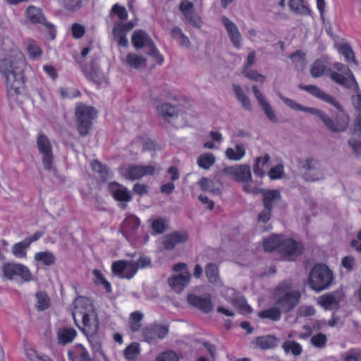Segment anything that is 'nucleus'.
Instances as JSON below:
<instances>
[{
  "label": "nucleus",
  "mask_w": 361,
  "mask_h": 361,
  "mask_svg": "<svg viewBox=\"0 0 361 361\" xmlns=\"http://www.w3.org/2000/svg\"><path fill=\"white\" fill-rule=\"evenodd\" d=\"M22 53L8 38L0 37V73L10 95L20 94L24 90Z\"/></svg>",
  "instance_id": "obj_1"
},
{
  "label": "nucleus",
  "mask_w": 361,
  "mask_h": 361,
  "mask_svg": "<svg viewBox=\"0 0 361 361\" xmlns=\"http://www.w3.org/2000/svg\"><path fill=\"white\" fill-rule=\"evenodd\" d=\"M310 72L313 78L322 77L325 73L334 82L350 90L358 92L359 85L350 69L345 65L336 62L332 68H326V61L319 59L310 66Z\"/></svg>",
  "instance_id": "obj_2"
},
{
  "label": "nucleus",
  "mask_w": 361,
  "mask_h": 361,
  "mask_svg": "<svg viewBox=\"0 0 361 361\" xmlns=\"http://www.w3.org/2000/svg\"><path fill=\"white\" fill-rule=\"evenodd\" d=\"M73 317L77 324V317H81L83 324L82 331L86 336L97 333L99 322L91 301L85 297H78L74 301Z\"/></svg>",
  "instance_id": "obj_3"
},
{
  "label": "nucleus",
  "mask_w": 361,
  "mask_h": 361,
  "mask_svg": "<svg viewBox=\"0 0 361 361\" xmlns=\"http://www.w3.org/2000/svg\"><path fill=\"white\" fill-rule=\"evenodd\" d=\"M264 249L267 252H271L275 249L288 260H293L302 253V246L300 243L291 239L282 240L279 235H272L264 241Z\"/></svg>",
  "instance_id": "obj_4"
},
{
  "label": "nucleus",
  "mask_w": 361,
  "mask_h": 361,
  "mask_svg": "<svg viewBox=\"0 0 361 361\" xmlns=\"http://www.w3.org/2000/svg\"><path fill=\"white\" fill-rule=\"evenodd\" d=\"M333 279L331 270L324 264H317L309 274L308 285L312 290L319 292L328 288Z\"/></svg>",
  "instance_id": "obj_5"
},
{
  "label": "nucleus",
  "mask_w": 361,
  "mask_h": 361,
  "mask_svg": "<svg viewBox=\"0 0 361 361\" xmlns=\"http://www.w3.org/2000/svg\"><path fill=\"white\" fill-rule=\"evenodd\" d=\"M36 145L38 152L42 157L44 169L55 173L56 170L54 164V156L50 140L45 134L40 133L37 136Z\"/></svg>",
  "instance_id": "obj_6"
},
{
  "label": "nucleus",
  "mask_w": 361,
  "mask_h": 361,
  "mask_svg": "<svg viewBox=\"0 0 361 361\" xmlns=\"http://www.w3.org/2000/svg\"><path fill=\"white\" fill-rule=\"evenodd\" d=\"M1 269L4 278L9 281L20 279L22 282L28 283L35 279L29 268L20 263H5L3 264Z\"/></svg>",
  "instance_id": "obj_7"
},
{
  "label": "nucleus",
  "mask_w": 361,
  "mask_h": 361,
  "mask_svg": "<svg viewBox=\"0 0 361 361\" xmlns=\"http://www.w3.org/2000/svg\"><path fill=\"white\" fill-rule=\"evenodd\" d=\"M97 111L93 107L79 104L75 108V116L78 129L82 136L86 135L92 126V121L97 117Z\"/></svg>",
  "instance_id": "obj_8"
},
{
  "label": "nucleus",
  "mask_w": 361,
  "mask_h": 361,
  "mask_svg": "<svg viewBox=\"0 0 361 361\" xmlns=\"http://www.w3.org/2000/svg\"><path fill=\"white\" fill-rule=\"evenodd\" d=\"M276 305L282 312L293 310L299 302L300 294L298 291L284 290L282 286L276 290Z\"/></svg>",
  "instance_id": "obj_9"
},
{
  "label": "nucleus",
  "mask_w": 361,
  "mask_h": 361,
  "mask_svg": "<svg viewBox=\"0 0 361 361\" xmlns=\"http://www.w3.org/2000/svg\"><path fill=\"white\" fill-rule=\"evenodd\" d=\"M132 44L136 49L145 47L148 49V54L154 56L159 63L163 61V59L160 56L159 51L156 48L154 42L142 30H135L132 35Z\"/></svg>",
  "instance_id": "obj_10"
},
{
  "label": "nucleus",
  "mask_w": 361,
  "mask_h": 361,
  "mask_svg": "<svg viewBox=\"0 0 361 361\" xmlns=\"http://www.w3.org/2000/svg\"><path fill=\"white\" fill-rule=\"evenodd\" d=\"M336 109L338 112L336 114H332L333 118H331L327 115L328 122L323 121V123L326 128L331 132H344L348 127L350 117L345 112L341 105L340 108H336Z\"/></svg>",
  "instance_id": "obj_11"
},
{
  "label": "nucleus",
  "mask_w": 361,
  "mask_h": 361,
  "mask_svg": "<svg viewBox=\"0 0 361 361\" xmlns=\"http://www.w3.org/2000/svg\"><path fill=\"white\" fill-rule=\"evenodd\" d=\"M155 167L151 165H129L121 169V173L126 179L134 180L145 176H152L154 173Z\"/></svg>",
  "instance_id": "obj_12"
},
{
  "label": "nucleus",
  "mask_w": 361,
  "mask_h": 361,
  "mask_svg": "<svg viewBox=\"0 0 361 361\" xmlns=\"http://www.w3.org/2000/svg\"><path fill=\"white\" fill-rule=\"evenodd\" d=\"M222 296L241 313L246 314L251 312V307L247 304L245 298L233 288H225L221 292Z\"/></svg>",
  "instance_id": "obj_13"
},
{
  "label": "nucleus",
  "mask_w": 361,
  "mask_h": 361,
  "mask_svg": "<svg viewBox=\"0 0 361 361\" xmlns=\"http://www.w3.org/2000/svg\"><path fill=\"white\" fill-rule=\"evenodd\" d=\"M111 270L119 278L130 279L137 271V267L131 260H118L112 264Z\"/></svg>",
  "instance_id": "obj_14"
},
{
  "label": "nucleus",
  "mask_w": 361,
  "mask_h": 361,
  "mask_svg": "<svg viewBox=\"0 0 361 361\" xmlns=\"http://www.w3.org/2000/svg\"><path fill=\"white\" fill-rule=\"evenodd\" d=\"M179 10L190 25L196 28H200L202 26V18L195 11L192 2L188 0L181 1L179 5Z\"/></svg>",
  "instance_id": "obj_15"
},
{
  "label": "nucleus",
  "mask_w": 361,
  "mask_h": 361,
  "mask_svg": "<svg viewBox=\"0 0 361 361\" xmlns=\"http://www.w3.org/2000/svg\"><path fill=\"white\" fill-rule=\"evenodd\" d=\"M304 170L303 177L308 181H317L323 178V173L318 166L316 160L308 158L301 164Z\"/></svg>",
  "instance_id": "obj_16"
},
{
  "label": "nucleus",
  "mask_w": 361,
  "mask_h": 361,
  "mask_svg": "<svg viewBox=\"0 0 361 361\" xmlns=\"http://www.w3.org/2000/svg\"><path fill=\"white\" fill-rule=\"evenodd\" d=\"M169 333V328L165 325L153 324L142 330V337L147 343H154L158 339H162Z\"/></svg>",
  "instance_id": "obj_17"
},
{
  "label": "nucleus",
  "mask_w": 361,
  "mask_h": 361,
  "mask_svg": "<svg viewBox=\"0 0 361 361\" xmlns=\"http://www.w3.org/2000/svg\"><path fill=\"white\" fill-rule=\"evenodd\" d=\"M223 171L225 175L238 182H245L251 179L250 169L247 165L227 166Z\"/></svg>",
  "instance_id": "obj_18"
},
{
  "label": "nucleus",
  "mask_w": 361,
  "mask_h": 361,
  "mask_svg": "<svg viewBox=\"0 0 361 361\" xmlns=\"http://www.w3.org/2000/svg\"><path fill=\"white\" fill-rule=\"evenodd\" d=\"M221 22L224 26L233 47L240 49L242 46V36L237 25L226 16L221 18Z\"/></svg>",
  "instance_id": "obj_19"
},
{
  "label": "nucleus",
  "mask_w": 361,
  "mask_h": 361,
  "mask_svg": "<svg viewBox=\"0 0 361 361\" xmlns=\"http://www.w3.org/2000/svg\"><path fill=\"white\" fill-rule=\"evenodd\" d=\"M133 27L134 24L131 22L116 23L114 25L113 28V37L120 47H128V40L126 37V35Z\"/></svg>",
  "instance_id": "obj_20"
},
{
  "label": "nucleus",
  "mask_w": 361,
  "mask_h": 361,
  "mask_svg": "<svg viewBox=\"0 0 361 361\" xmlns=\"http://www.w3.org/2000/svg\"><path fill=\"white\" fill-rule=\"evenodd\" d=\"M252 90L257 101L260 105L267 118L273 123L278 122V118L274 109H272L269 102L266 99L262 92L259 90L257 86L253 85Z\"/></svg>",
  "instance_id": "obj_21"
},
{
  "label": "nucleus",
  "mask_w": 361,
  "mask_h": 361,
  "mask_svg": "<svg viewBox=\"0 0 361 361\" xmlns=\"http://www.w3.org/2000/svg\"><path fill=\"white\" fill-rule=\"evenodd\" d=\"M343 298L342 291H334L320 296L318 298V304L325 310H332L338 307Z\"/></svg>",
  "instance_id": "obj_22"
},
{
  "label": "nucleus",
  "mask_w": 361,
  "mask_h": 361,
  "mask_svg": "<svg viewBox=\"0 0 361 361\" xmlns=\"http://www.w3.org/2000/svg\"><path fill=\"white\" fill-rule=\"evenodd\" d=\"M188 240V235L185 231H175L162 238L163 245L166 250H173L176 245L184 243Z\"/></svg>",
  "instance_id": "obj_23"
},
{
  "label": "nucleus",
  "mask_w": 361,
  "mask_h": 361,
  "mask_svg": "<svg viewBox=\"0 0 361 361\" xmlns=\"http://www.w3.org/2000/svg\"><path fill=\"white\" fill-rule=\"evenodd\" d=\"M300 88L307 91L312 95L333 105L335 108H340L341 104L339 102L332 96L325 93L320 88L315 85H305L300 86Z\"/></svg>",
  "instance_id": "obj_24"
},
{
  "label": "nucleus",
  "mask_w": 361,
  "mask_h": 361,
  "mask_svg": "<svg viewBox=\"0 0 361 361\" xmlns=\"http://www.w3.org/2000/svg\"><path fill=\"white\" fill-rule=\"evenodd\" d=\"M140 224V221L137 216L129 215L123 220L121 226V232L126 238H129L135 233Z\"/></svg>",
  "instance_id": "obj_25"
},
{
  "label": "nucleus",
  "mask_w": 361,
  "mask_h": 361,
  "mask_svg": "<svg viewBox=\"0 0 361 361\" xmlns=\"http://www.w3.org/2000/svg\"><path fill=\"white\" fill-rule=\"evenodd\" d=\"M188 301L191 305L197 307L205 313L211 312L213 308L211 296L209 295L204 297L189 295Z\"/></svg>",
  "instance_id": "obj_26"
},
{
  "label": "nucleus",
  "mask_w": 361,
  "mask_h": 361,
  "mask_svg": "<svg viewBox=\"0 0 361 361\" xmlns=\"http://www.w3.org/2000/svg\"><path fill=\"white\" fill-rule=\"evenodd\" d=\"M190 279V274L188 271L173 276L169 279V285L176 292L180 293L188 284Z\"/></svg>",
  "instance_id": "obj_27"
},
{
  "label": "nucleus",
  "mask_w": 361,
  "mask_h": 361,
  "mask_svg": "<svg viewBox=\"0 0 361 361\" xmlns=\"http://www.w3.org/2000/svg\"><path fill=\"white\" fill-rule=\"evenodd\" d=\"M109 190L117 201L130 202L132 199L130 191L122 185L112 183L109 185Z\"/></svg>",
  "instance_id": "obj_28"
},
{
  "label": "nucleus",
  "mask_w": 361,
  "mask_h": 361,
  "mask_svg": "<svg viewBox=\"0 0 361 361\" xmlns=\"http://www.w3.org/2000/svg\"><path fill=\"white\" fill-rule=\"evenodd\" d=\"M246 146L243 142H237L235 147H228L226 150V157L229 160L239 161L245 155Z\"/></svg>",
  "instance_id": "obj_29"
},
{
  "label": "nucleus",
  "mask_w": 361,
  "mask_h": 361,
  "mask_svg": "<svg viewBox=\"0 0 361 361\" xmlns=\"http://www.w3.org/2000/svg\"><path fill=\"white\" fill-rule=\"evenodd\" d=\"M261 194L263 196V204L264 208L272 209L273 206L276 204L281 198L279 191L276 190H262Z\"/></svg>",
  "instance_id": "obj_30"
},
{
  "label": "nucleus",
  "mask_w": 361,
  "mask_h": 361,
  "mask_svg": "<svg viewBox=\"0 0 361 361\" xmlns=\"http://www.w3.org/2000/svg\"><path fill=\"white\" fill-rule=\"evenodd\" d=\"M197 185L200 189L205 192H209L214 194H219L221 191V184L216 180L209 178H202Z\"/></svg>",
  "instance_id": "obj_31"
},
{
  "label": "nucleus",
  "mask_w": 361,
  "mask_h": 361,
  "mask_svg": "<svg viewBox=\"0 0 361 361\" xmlns=\"http://www.w3.org/2000/svg\"><path fill=\"white\" fill-rule=\"evenodd\" d=\"M147 59L142 56L134 53H129L123 63L132 68L139 69L145 66Z\"/></svg>",
  "instance_id": "obj_32"
},
{
  "label": "nucleus",
  "mask_w": 361,
  "mask_h": 361,
  "mask_svg": "<svg viewBox=\"0 0 361 361\" xmlns=\"http://www.w3.org/2000/svg\"><path fill=\"white\" fill-rule=\"evenodd\" d=\"M77 335V331L73 328H61L57 332V339L59 344L66 345L71 343Z\"/></svg>",
  "instance_id": "obj_33"
},
{
  "label": "nucleus",
  "mask_w": 361,
  "mask_h": 361,
  "mask_svg": "<svg viewBox=\"0 0 361 361\" xmlns=\"http://www.w3.org/2000/svg\"><path fill=\"white\" fill-rule=\"evenodd\" d=\"M206 275L209 281L216 287H222L223 282L219 279L218 267L212 263H209L205 268Z\"/></svg>",
  "instance_id": "obj_34"
},
{
  "label": "nucleus",
  "mask_w": 361,
  "mask_h": 361,
  "mask_svg": "<svg viewBox=\"0 0 361 361\" xmlns=\"http://www.w3.org/2000/svg\"><path fill=\"white\" fill-rule=\"evenodd\" d=\"M34 259L38 263L49 267L55 263L56 257L52 252L46 250L36 252L34 256Z\"/></svg>",
  "instance_id": "obj_35"
},
{
  "label": "nucleus",
  "mask_w": 361,
  "mask_h": 361,
  "mask_svg": "<svg viewBox=\"0 0 361 361\" xmlns=\"http://www.w3.org/2000/svg\"><path fill=\"white\" fill-rule=\"evenodd\" d=\"M27 19L32 23H45V18L42 11L34 6H30L26 10Z\"/></svg>",
  "instance_id": "obj_36"
},
{
  "label": "nucleus",
  "mask_w": 361,
  "mask_h": 361,
  "mask_svg": "<svg viewBox=\"0 0 361 361\" xmlns=\"http://www.w3.org/2000/svg\"><path fill=\"white\" fill-rule=\"evenodd\" d=\"M269 160L270 156L268 154H264L263 157H257L253 166L255 175L260 178L263 177L266 173L264 167L267 165Z\"/></svg>",
  "instance_id": "obj_37"
},
{
  "label": "nucleus",
  "mask_w": 361,
  "mask_h": 361,
  "mask_svg": "<svg viewBox=\"0 0 361 361\" xmlns=\"http://www.w3.org/2000/svg\"><path fill=\"white\" fill-rule=\"evenodd\" d=\"M359 92L360 90L356 92V95L352 97V103L355 109L360 111L355 121V131L361 135V94Z\"/></svg>",
  "instance_id": "obj_38"
},
{
  "label": "nucleus",
  "mask_w": 361,
  "mask_h": 361,
  "mask_svg": "<svg viewBox=\"0 0 361 361\" xmlns=\"http://www.w3.org/2000/svg\"><path fill=\"white\" fill-rule=\"evenodd\" d=\"M157 109L159 114L166 119L176 116L178 113V108L169 103H162L160 105H157Z\"/></svg>",
  "instance_id": "obj_39"
},
{
  "label": "nucleus",
  "mask_w": 361,
  "mask_h": 361,
  "mask_svg": "<svg viewBox=\"0 0 361 361\" xmlns=\"http://www.w3.org/2000/svg\"><path fill=\"white\" fill-rule=\"evenodd\" d=\"M232 87L237 99L241 103L243 108L246 110L250 111L252 109L250 100L245 94L242 87L235 84H233Z\"/></svg>",
  "instance_id": "obj_40"
},
{
  "label": "nucleus",
  "mask_w": 361,
  "mask_h": 361,
  "mask_svg": "<svg viewBox=\"0 0 361 361\" xmlns=\"http://www.w3.org/2000/svg\"><path fill=\"white\" fill-rule=\"evenodd\" d=\"M288 6L290 9L298 15L310 14V9L304 4L302 0H289Z\"/></svg>",
  "instance_id": "obj_41"
},
{
  "label": "nucleus",
  "mask_w": 361,
  "mask_h": 361,
  "mask_svg": "<svg viewBox=\"0 0 361 361\" xmlns=\"http://www.w3.org/2000/svg\"><path fill=\"white\" fill-rule=\"evenodd\" d=\"M216 157L211 153H204L200 155L197 160V164L200 168L208 170L215 163Z\"/></svg>",
  "instance_id": "obj_42"
},
{
  "label": "nucleus",
  "mask_w": 361,
  "mask_h": 361,
  "mask_svg": "<svg viewBox=\"0 0 361 361\" xmlns=\"http://www.w3.org/2000/svg\"><path fill=\"white\" fill-rule=\"evenodd\" d=\"M140 353V348L137 343H132L123 350V355L128 361H136Z\"/></svg>",
  "instance_id": "obj_43"
},
{
  "label": "nucleus",
  "mask_w": 361,
  "mask_h": 361,
  "mask_svg": "<svg viewBox=\"0 0 361 361\" xmlns=\"http://www.w3.org/2000/svg\"><path fill=\"white\" fill-rule=\"evenodd\" d=\"M281 311L276 305L258 313L259 317L261 319H269L273 321H279L281 319Z\"/></svg>",
  "instance_id": "obj_44"
},
{
  "label": "nucleus",
  "mask_w": 361,
  "mask_h": 361,
  "mask_svg": "<svg viewBox=\"0 0 361 361\" xmlns=\"http://www.w3.org/2000/svg\"><path fill=\"white\" fill-rule=\"evenodd\" d=\"M27 51L28 53L30 58L32 60L39 59L42 54V49L34 41H29L27 42Z\"/></svg>",
  "instance_id": "obj_45"
},
{
  "label": "nucleus",
  "mask_w": 361,
  "mask_h": 361,
  "mask_svg": "<svg viewBox=\"0 0 361 361\" xmlns=\"http://www.w3.org/2000/svg\"><path fill=\"white\" fill-rule=\"evenodd\" d=\"M84 73L88 80H92L94 82L99 83L102 81L103 78L102 73L97 68H86L84 69Z\"/></svg>",
  "instance_id": "obj_46"
},
{
  "label": "nucleus",
  "mask_w": 361,
  "mask_h": 361,
  "mask_svg": "<svg viewBox=\"0 0 361 361\" xmlns=\"http://www.w3.org/2000/svg\"><path fill=\"white\" fill-rule=\"evenodd\" d=\"M29 246L26 245V243L23 240L13 245L12 248V252L17 258L25 259L27 257L26 249Z\"/></svg>",
  "instance_id": "obj_47"
},
{
  "label": "nucleus",
  "mask_w": 361,
  "mask_h": 361,
  "mask_svg": "<svg viewBox=\"0 0 361 361\" xmlns=\"http://www.w3.org/2000/svg\"><path fill=\"white\" fill-rule=\"evenodd\" d=\"M283 348L285 352H290L295 356H298L302 353V346L295 341H288L283 343Z\"/></svg>",
  "instance_id": "obj_48"
},
{
  "label": "nucleus",
  "mask_w": 361,
  "mask_h": 361,
  "mask_svg": "<svg viewBox=\"0 0 361 361\" xmlns=\"http://www.w3.org/2000/svg\"><path fill=\"white\" fill-rule=\"evenodd\" d=\"M338 50V52L345 57L346 61H353L356 63L354 53L348 44L345 43L340 44Z\"/></svg>",
  "instance_id": "obj_49"
},
{
  "label": "nucleus",
  "mask_w": 361,
  "mask_h": 361,
  "mask_svg": "<svg viewBox=\"0 0 361 361\" xmlns=\"http://www.w3.org/2000/svg\"><path fill=\"white\" fill-rule=\"evenodd\" d=\"M256 343L261 348L268 349L275 345L276 338L271 336H262L257 338Z\"/></svg>",
  "instance_id": "obj_50"
},
{
  "label": "nucleus",
  "mask_w": 361,
  "mask_h": 361,
  "mask_svg": "<svg viewBox=\"0 0 361 361\" xmlns=\"http://www.w3.org/2000/svg\"><path fill=\"white\" fill-rule=\"evenodd\" d=\"M25 355L30 361H52L46 355H39L34 349L27 348L25 349Z\"/></svg>",
  "instance_id": "obj_51"
},
{
  "label": "nucleus",
  "mask_w": 361,
  "mask_h": 361,
  "mask_svg": "<svg viewBox=\"0 0 361 361\" xmlns=\"http://www.w3.org/2000/svg\"><path fill=\"white\" fill-rule=\"evenodd\" d=\"M243 74L248 79L252 81L264 82L266 80L264 75L259 73L257 71L244 68Z\"/></svg>",
  "instance_id": "obj_52"
},
{
  "label": "nucleus",
  "mask_w": 361,
  "mask_h": 361,
  "mask_svg": "<svg viewBox=\"0 0 361 361\" xmlns=\"http://www.w3.org/2000/svg\"><path fill=\"white\" fill-rule=\"evenodd\" d=\"M92 274L94 277L95 283L103 285L107 292H110L111 290V283L105 279L102 273L99 270L94 269Z\"/></svg>",
  "instance_id": "obj_53"
},
{
  "label": "nucleus",
  "mask_w": 361,
  "mask_h": 361,
  "mask_svg": "<svg viewBox=\"0 0 361 361\" xmlns=\"http://www.w3.org/2000/svg\"><path fill=\"white\" fill-rule=\"evenodd\" d=\"M155 361H179V357L175 352L166 350L159 354Z\"/></svg>",
  "instance_id": "obj_54"
},
{
  "label": "nucleus",
  "mask_w": 361,
  "mask_h": 361,
  "mask_svg": "<svg viewBox=\"0 0 361 361\" xmlns=\"http://www.w3.org/2000/svg\"><path fill=\"white\" fill-rule=\"evenodd\" d=\"M37 299V307L39 310H44L48 308L49 305V299L48 296L43 293H38L36 294Z\"/></svg>",
  "instance_id": "obj_55"
},
{
  "label": "nucleus",
  "mask_w": 361,
  "mask_h": 361,
  "mask_svg": "<svg viewBox=\"0 0 361 361\" xmlns=\"http://www.w3.org/2000/svg\"><path fill=\"white\" fill-rule=\"evenodd\" d=\"M302 111L307 112L310 114L315 115L318 118L321 119V121H327V114H326L324 111L316 109V108H312V107H306V106H302L301 108Z\"/></svg>",
  "instance_id": "obj_56"
},
{
  "label": "nucleus",
  "mask_w": 361,
  "mask_h": 361,
  "mask_svg": "<svg viewBox=\"0 0 361 361\" xmlns=\"http://www.w3.org/2000/svg\"><path fill=\"white\" fill-rule=\"evenodd\" d=\"M327 341L326 335L319 333L311 338V343L317 348H323Z\"/></svg>",
  "instance_id": "obj_57"
},
{
  "label": "nucleus",
  "mask_w": 361,
  "mask_h": 361,
  "mask_svg": "<svg viewBox=\"0 0 361 361\" xmlns=\"http://www.w3.org/2000/svg\"><path fill=\"white\" fill-rule=\"evenodd\" d=\"M111 13L116 15L121 20H125L128 18V12L125 7L121 6L118 4H115L111 8Z\"/></svg>",
  "instance_id": "obj_58"
},
{
  "label": "nucleus",
  "mask_w": 361,
  "mask_h": 361,
  "mask_svg": "<svg viewBox=\"0 0 361 361\" xmlns=\"http://www.w3.org/2000/svg\"><path fill=\"white\" fill-rule=\"evenodd\" d=\"M166 228L165 221L161 219H155L152 223V228L157 234L164 232Z\"/></svg>",
  "instance_id": "obj_59"
},
{
  "label": "nucleus",
  "mask_w": 361,
  "mask_h": 361,
  "mask_svg": "<svg viewBox=\"0 0 361 361\" xmlns=\"http://www.w3.org/2000/svg\"><path fill=\"white\" fill-rule=\"evenodd\" d=\"M283 174V166L281 164H278L271 168L269 172V176L272 180L281 178Z\"/></svg>",
  "instance_id": "obj_60"
},
{
  "label": "nucleus",
  "mask_w": 361,
  "mask_h": 361,
  "mask_svg": "<svg viewBox=\"0 0 361 361\" xmlns=\"http://www.w3.org/2000/svg\"><path fill=\"white\" fill-rule=\"evenodd\" d=\"M243 189L245 192L251 194L261 193L262 190L257 188L252 182V178L249 180L243 182Z\"/></svg>",
  "instance_id": "obj_61"
},
{
  "label": "nucleus",
  "mask_w": 361,
  "mask_h": 361,
  "mask_svg": "<svg viewBox=\"0 0 361 361\" xmlns=\"http://www.w3.org/2000/svg\"><path fill=\"white\" fill-rule=\"evenodd\" d=\"M71 30L73 36L75 39L81 38L85 32V27L78 23H74Z\"/></svg>",
  "instance_id": "obj_62"
},
{
  "label": "nucleus",
  "mask_w": 361,
  "mask_h": 361,
  "mask_svg": "<svg viewBox=\"0 0 361 361\" xmlns=\"http://www.w3.org/2000/svg\"><path fill=\"white\" fill-rule=\"evenodd\" d=\"M315 313V310L312 306L302 305L298 310V315L301 317L312 316Z\"/></svg>",
  "instance_id": "obj_63"
},
{
  "label": "nucleus",
  "mask_w": 361,
  "mask_h": 361,
  "mask_svg": "<svg viewBox=\"0 0 361 361\" xmlns=\"http://www.w3.org/2000/svg\"><path fill=\"white\" fill-rule=\"evenodd\" d=\"M345 361H361V350H353L345 357Z\"/></svg>",
  "instance_id": "obj_64"
}]
</instances>
